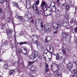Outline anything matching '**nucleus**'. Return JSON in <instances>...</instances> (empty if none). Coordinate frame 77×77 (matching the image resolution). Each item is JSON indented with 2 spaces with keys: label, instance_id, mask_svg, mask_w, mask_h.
<instances>
[{
  "label": "nucleus",
  "instance_id": "obj_1",
  "mask_svg": "<svg viewBox=\"0 0 77 77\" xmlns=\"http://www.w3.org/2000/svg\"><path fill=\"white\" fill-rule=\"evenodd\" d=\"M32 17V14L30 11H27L25 14L24 16V18L25 19H27V20H31Z\"/></svg>",
  "mask_w": 77,
  "mask_h": 77
},
{
  "label": "nucleus",
  "instance_id": "obj_2",
  "mask_svg": "<svg viewBox=\"0 0 77 77\" xmlns=\"http://www.w3.org/2000/svg\"><path fill=\"white\" fill-rule=\"evenodd\" d=\"M41 7H42V9L44 11V14L45 15V12L46 11H47V8H48V4L45 2H42L41 4Z\"/></svg>",
  "mask_w": 77,
  "mask_h": 77
},
{
  "label": "nucleus",
  "instance_id": "obj_3",
  "mask_svg": "<svg viewBox=\"0 0 77 77\" xmlns=\"http://www.w3.org/2000/svg\"><path fill=\"white\" fill-rule=\"evenodd\" d=\"M38 55V53L36 51H34L33 52L32 54L30 56V57L31 60H33L34 59L36 58L37 57V56Z\"/></svg>",
  "mask_w": 77,
  "mask_h": 77
},
{
  "label": "nucleus",
  "instance_id": "obj_4",
  "mask_svg": "<svg viewBox=\"0 0 77 77\" xmlns=\"http://www.w3.org/2000/svg\"><path fill=\"white\" fill-rule=\"evenodd\" d=\"M47 10H48L50 12H51V11L55 12L57 10L56 9V8L55 6H53L52 7L51 6L48 7L47 8Z\"/></svg>",
  "mask_w": 77,
  "mask_h": 77
},
{
  "label": "nucleus",
  "instance_id": "obj_5",
  "mask_svg": "<svg viewBox=\"0 0 77 77\" xmlns=\"http://www.w3.org/2000/svg\"><path fill=\"white\" fill-rule=\"evenodd\" d=\"M67 68L69 71H71V69L73 68V65L72 63L71 62H69V63L66 65Z\"/></svg>",
  "mask_w": 77,
  "mask_h": 77
},
{
  "label": "nucleus",
  "instance_id": "obj_6",
  "mask_svg": "<svg viewBox=\"0 0 77 77\" xmlns=\"http://www.w3.org/2000/svg\"><path fill=\"white\" fill-rule=\"evenodd\" d=\"M32 38H33L34 39V41L35 42V44L38 45V42L37 41L38 40V37L37 36V35H33L32 36Z\"/></svg>",
  "mask_w": 77,
  "mask_h": 77
},
{
  "label": "nucleus",
  "instance_id": "obj_7",
  "mask_svg": "<svg viewBox=\"0 0 77 77\" xmlns=\"http://www.w3.org/2000/svg\"><path fill=\"white\" fill-rule=\"evenodd\" d=\"M5 2H6V4L7 5V6L9 7V2H8V0H0V3H1V4H3V3H4Z\"/></svg>",
  "mask_w": 77,
  "mask_h": 77
},
{
  "label": "nucleus",
  "instance_id": "obj_8",
  "mask_svg": "<svg viewBox=\"0 0 77 77\" xmlns=\"http://www.w3.org/2000/svg\"><path fill=\"white\" fill-rule=\"evenodd\" d=\"M23 49L24 50V51H23V52H22V53H23L24 54V55H26L27 54V49L24 48L22 47L20 48V50H23Z\"/></svg>",
  "mask_w": 77,
  "mask_h": 77
},
{
  "label": "nucleus",
  "instance_id": "obj_9",
  "mask_svg": "<svg viewBox=\"0 0 77 77\" xmlns=\"http://www.w3.org/2000/svg\"><path fill=\"white\" fill-rule=\"evenodd\" d=\"M73 73L74 74L72 77H77V70L73 69Z\"/></svg>",
  "mask_w": 77,
  "mask_h": 77
},
{
  "label": "nucleus",
  "instance_id": "obj_10",
  "mask_svg": "<svg viewBox=\"0 0 77 77\" xmlns=\"http://www.w3.org/2000/svg\"><path fill=\"white\" fill-rule=\"evenodd\" d=\"M64 21L63 22V26L65 27L68 25V19H66L65 23H64Z\"/></svg>",
  "mask_w": 77,
  "mask_h": 77
},
{
  "label": "nucleus",
  "instance_id": "obj_11",
  "mask_svg": "<svg viewBox=\"0 0 77 77\" xmlns=\"http://www.w3.org/2000/svg\"><path fill=\"white\" fill-rule=\"evenodd\" d=\"M7 33L8 34H12L13 32V30L9 28L6 30Z\"/></svg>",
  "mask_w": 77,
  "mask_h": 77
},
{
  "label": "nucleus",
  "instance_id": "obj_12",
  "mask_svg": "<svg viewBox=\"0 0 77 77\" xmlns=\"http://www.w3.org/2000/svg\"><path fill=\"white\" fill-rule=\"evenodd\" d=\"M71 38V36L69 35H67V36L66 38V41L67 42H70Z\"/></svg>",
  "mask_w": 77,
  "mask_h": 77
},
{
  "label": "nucleus",
  "instance_id": "obj_13",
  "mask_svg": "<svg viewBox=\"0 0 77 77\" xmlns=\"http://www.w3.org/2000/svg\"><path fill=\"white\" fill-rule=\"evenodd\" d=\"M45 27L46 29V30H50V29H51L50 26V25H48V24L47 23L45 24Z\"/></svg>",
  "mask_w": 77,
  "mask_h": 77
},
{
  "label": "nucleus",
  "instance_id": "obj_14",
  "mask_svg": "<svg viewBox=\"0 0 77 77\" xmlns=\"http://www.w3.org/2000/svg\"><path fill=\"white\" fill-rule=\"evenodd\" d=\"M13 3L14 7H16V8H17L18 9H20L19 7L18 6V3H17L14 2H13Z\"/></svg>",
  "mask_w": 77,
  "mask_h": 77
},
{
  "label": "nucleus",
  "instance_id": "obj_15",
  "mask_svg": "<svg viewBox=\"0 0 77 77\" xmlns=\"http://www.w3.org/2000/svg\"><path fill=\"white\" fill-rule=\"evenodd\" d=\"M53 26L54 27L55 29H58L59 28L57 24H56V23H54L53 24Z\"/></svg>",
  "mask_w": 77,
  "mask_h": 77
},
{
  "label": "nucleus",
  "instance_id": "obj_16",
  "mask_svg": "<svg viewBox=\"0 0 77 77\" xmlns=\"http://www.w3.org/2000/svg\"><path fill=\"white\" fill-rule=\"evenodd\" d=\"M67 33L65 32L63 33L62 35V37L63 39H66V38L68 35Z\"/></svg>",
  "mask_w": 77,
  "mask_h": 77
},
{
  "label": "nucleus",
  "instance_id": "obj_17",
  "mask_svg": "<svg viewBox=\"0 0 77 77\" xmlns=\"http://www.w3.org/2000/svg\"><path fill=\"white\" fill-rule=\"evenodd\" d=\"M2 45H4L5 46L8 43V42L6 41V40H3L2 41Z\"/></svg>",
  "mask_w": 77,
  "mask_h": 77
},
{
  "label": "nucleus",
  "instance_id": "obj_18",
  "mask_svg": "<svg viewBox=\"0 0 77 77\" xmlns=\"http://www.w3.org/2000/svg\"><path fill=\"white\" fill-rule=\"evenodd\" d=\"M48 71H49V70H48V64H46L45 66V72H48Z\"/></svg>",
  "mask_w": 77,
  "mask_h": 77
},
{
  "label": "nucleus",
  "instance_id": "obj_19",
  "mask_svg": "<svg viewBox=\"0 0 77 77\" xmlns=\"http://www.w3.org/2000/svg\"><path fill=\"white\" fill-rule=\"evenodd\" d=\"M36 21H38L39 23H41V26L42 27H44V26L43 25V23L42 22V21H41V20H39V19L36 20Z\"/></svg>",
  "mask_w": 77,
  "mask_h": 77
},
{
  "label": "nucleus",
  "instance_id": "obj_20",
  "mask_svg": "<svg viewBox=\"0 0 77 77\" xmlns=\"http://www.w3.org/2000/svg\"><path fill=\"white\" fill-rule=\"evenodd\" d=\"M35 69H36V66H31L29 68V69L31 71H32V70H33Z\"/></svg>",
  "mask_w": 77,
  "mask_h": 77
},
{
  "label": "nucleus",
  "instance_id": "obj_21",
  "mask_svg": "<svg viewBox=\"0 0 77 77\" xmlns=\"http://www.w3.org/2000/svg\"><path fill=\"white\" fill-rule=\"evenodd\" d=\"M16 18H18V19H19V20H23V17H22L21 16H18V15H16Z\"/></svg>",
  "mask_w": 77,
  "mask_h": 77
},
{
  "label": "nucleus",
  "instance_id": "obj_22",
  "mask_svg": "<svg viewBox=\"0 0 77 77\" xmlns=\"http://www.w3.org/2000/svg\"><path fill=\"white\" fill-rule=\"evenodd\" d=\"M32 8L34 10H37V9H38V7H37L36 5L35 4H34L32 5Z\"/></svg>",
  "mask_w": 77,
  "mask_h": 77
},
{
  "label": "nucleus",
  "instance_id": "obj_23",
  "mask_svg": "<svg viewBox=\"0 0 77 77\" xmlns=\"http://www.w3.org/2000/svg\"><path fill=\"white\" fill-rule=\"evenodd\" d=\"M66 10V11H68L69 9V5H66L65 7Z\"/></svg>",
  "mask_w": 77,
  "mask_h": 77
},
{
  "label": "nucleus",
  "instance_id": "obj_24",
  "mask_svg": "<svg viewBox=\"0 0 77 77\" xmlns=\"http://www.w3.org/2000/svg\"><path fill=\"white\" fill-rule=\"evenodd\" d=\"M51 46L50 45H48L47 46L46 49L48 50H51Z\"/></svg>",
  "mask_w": 77,
  "mask_h": 77
},
{
  "label": "nucleus",
  "instance_id": "obj_25",
  "mask_svg": "<svg viewBox=\"0 0 77 77\" xmlns=\"http://www.w3.org/2000/svg\"><path fill=\"white\" fill-rule=\"evenodd\" d=\"M2 29L3 30H5L6 29V27L5 26V24H3L1 25Z\"/></svg>",
  "mask_w": 77,
  "mask_h": 77
},
{
  "label": "nucleus",
  "instance_id": "obj_26",
  "mask_svg": "<svg viewBox=\"0 0 77 77\" xmlns=\"http://www.w3.org/2000/svg\"><path fill=\"white\" fill-rule=\"evenodd\" d=\"M15 71L14 70H10L9 72V74L10 75H12L13 74V72H14Z\"/></svg>",
  "mask_w": 77,
  "mask_h": 77
},
{
  "label": "nucleus",
  "instance_id": "obj_27",
  "mask_svg": "<svg viewBox=\"0 0 77 77\" xmlns=\"http://www.w3.org/2000/svg\"><path fill=\"white\" fill-rule=\"evenodd\" d=\"M3 14V10L2 8H0V15H2Z\"/></svg>",
  "mask_w": 77,
  "mask_h": 77
},
{
  "label": "nucleus",
  "instance_id": "obj_28",
  "mask_svg": "<svg viewBox=\"0 0 77 77\" xmlns=\"http://www.w3.org/2000/svg\"><path fill=\"white\" fill-rule=\"evenodd\" d=\"M20 45H23V44H27V43L26 42H21L19 43Z\"/></svg>",
  "mask_w": 77,
  "mask_h": 77
},
{
  "label": "nucleus",
  "instance_id": "obj_29",
  "mask_svg": "<svg viewBox=\"0 0 77 77\" xmlns=\"http://www.w3.org/2000/svg\"><path fill=\"white\" fill-rule=\"evenodd\" d=\"M26 7L27 8V9H29L31 7V5L30 4H28L26 5Z\"/></svg>",
  "mask_w": 77,
  "mask_h": 77
},
{
  "label": "nucleus",
  "instance_id": "obj_30",
  "mask_svg": "<svg viewBox=\"0 0 77 77\" xmlns=\"http://www.w3.org/2000/svg\"><path fill=\"white\" fill-rule=\"evenodd\" d=\"M57 24L59 28H60V27L62 26V23L60 22H59Z\"/></svg>",
  "mask_w": 77,
  "mask_h": 77
},
{
  "label": "nucleus",
  "instance_id": "obj_31",
  "mask_svg": "<svg viewBox=\"0 0 77 77\" xmlns=\"http://www.w3.org/2000/svg\"><path fill=\"white\" fill-rule=\"evenodd\" d=\"M72 12L73 14H75V12H76V8H73V9L72 10Z\"/></svg>",
  "mask_w": 77,
  "mask_h": 77
},
{
  "label": "nucleus",
  "instance_id": "obj_32",
  "mask_svg": "<svg viewBox=\"0 0 77 77\" xmlns=\"http://www.w3.org/2000/svg\"><path fill=\"white\" fill-rule=\"evenodd\" d=\"M3 67L5 69H7V68H8V64H4V66H3Z\"/></svg>",
  "mask_w": 77,
  "mask_h": 77
},
{
  "label": "nucleus",
  "instance_id": "obj_33",
  "mask_svg": "<svg viewBox=\"0 0 77 77\" xmlns=\"http://www.w3.org/2000/svg\"><path fill=\"white\" fill-rule=\"evenodd\" d=\"M60 70V69H58L57 70L55 71H53L54 72V73H56L57 74H58V73L59 72V71Z\"/></svg>",
  "mask_w": 77,
  "mask_h": 77
},
{
  "label": "nucleus",
  "instance_id": "obj_34",
  "mask_svg": "<svg viewBox=\"0 0 77 77\" xmlns=\"http://www.w3.org/2000/svg\"><path fill=\"white\" fill-rule=\"evenodd\" d=\"M37 11H36V14L38 15H41V13L39 12V11L38 10V9H37Z\"/></svg>",
  "mask_w": 77,
  "mask_h": 77
},
{
  "label": "nucleus",
  "instance_id": "obj_35",
  "mask_svg": "<svg viewBox=\"0 0 77 77\" xmlns=\"http://www.w3.org/2000/svg\"><path fill=\"white\" fill-rule=\"evenodd\" d=\"M62 56H60L59 57L58 56V60L59 59L60 61L62 60Z\"/></svg>",
  "mask_w": 77,
  "mask_h": 77
},
{
  "label": "nucleus",
  "instance_id": "obj_36",
  "mask_svg": "<svg viewBox=\"0 0 77 77\" xmlns=\"http://www.w3.org/2000/svg\"><path fill=\"white\" fill-rule=\"evenodd\" d=\"M47 52H50V51H48V50H45L44 51V53H45L46 54H47Z\"/></svg>",
  "mask_w": 77,
  "mask_h": 77
},
{
  "label": "nucleus",
  "instance_id": "obj_37",
  "mask_svg": "<svg viewBox=\"0 0 77 77\" xmlns=\"http://www.w3.org/2000/svg\"><path fill=\"white\" fill-rule=\"evenodd\" d=\"M57 65V64H56L54 63H53L52 64V65H51V69H52V68H53V66H54V65Z\"/></svg>",
  "mask_w": 77,
  "mask_h": 77
},
{
  "label": "nucleus",
  "instance_id": "obj_38",
  "mask_svg": "<svg viewBox=\"0 0 77 77\" xmlns=\"http://www.w3.org/2000/svg\"><path fill=\"white\" fill-rule=\"evenodd\" d=\"M39 4V1H37L36 2L35 5H38Z\"/></svg>",
  "mask_w": 77,
  "mask_h": 77
},
{
  "label": "nucleus",
  "instance_id": "obj_39",
  "mask_svg": "<svg viewBox=\"0 0 77 77\" xmlns=\"http://www.w3.org/2000/svg\"><path fill=\"white\" fill-rule=\"evenodd\" d=\"M30 0H26V5H28V4H29L30 3Z\"/></svg>",
  "mask_w": 77,
  "mask_h": 77
},
{
  "label": "nucleus",
  "instance_id": "obj_40",
  "mask_svg": "<svg viewBox=\"0 0 77 77\" xmlns=\"http://www.w3.org/2000/svg\"><path fill=\"white\" fill-rule=\"evenodd\" d=\"M67 4L66 3H65L64 4H63L62 5V6H63V7H65V6H66V5Z\"/></svg>",
  "mask_w": 77,
  "mask_h": 77
},
{
  "label": "nucleus",
  "instance_id": "obj_41",
  "mask_svg": "<svg viewBox=\"0 0 77 77\" xmlns=\"http://www.w3.org/2000/svg\"><path fill=\"white\" fill-rule=\"evenodd\" d=\"M38 59H39L40 60H42V58L41 56H38Z\"/></svg>",
  "mask_w": 77,
  "mask_h": 77
},
{
  "label": "nucleus",
  "instance_id": "obj_42",
  "mask_svg": "<svg viewBox=\"0 0 77 77\" xmlns=\"http://www.w3.org/2000/svg\"><path fill=\"white\" fill-rule=\"evenodd\" d=\"M62 52L63 54H65V53H66V51L64 50H62Z\"/></svg>",
  "mask_w": 77,
  "mask_h": 77
},
{
  "label": "nucleus",
  "instance_id": "obj_43",
  "mask_svg": "<svg viewBox=\"0 0 77 77\" xmlns=\"http://www.w3.org/2000/svg\"><path fill=\"white\" fill-rule=\"evenodd\" d=\"M47 38H48V37H46L45 40V42H46V43H47V42H48V40H47Z\"/></svg>",
  "mask_w": 77,
  "mask_h": 77
},
{
  "label": "nucleus",
  "instance_id": "obj_44",
  "mask_svg": "<svg viewBox=\"0 0 77 77\" xmlns=\"http://www.w3.org/2000/svg\"><path fill=\"white\" fill-rule=\"evenodd\" d=\"M54 56H56V57H57L56 58V59L57 60H58V56H59L56 55L55 54H54Z\"/></svg>",
  "mask_w": 77,
  "mask_h": 77
},
{
  "label": "nucleus",
  "instance_id": "obj_45",
  "mask_svg": "<svg viewBox=\"0 0 77 77\" xmlns=\"http://www.w3.org/2000/svg\"><path fill=\"white\" fill-rule=\"evenodd\" d=\"M75 44L76 45H77V38L75 40Z\"/></svg>",
  "mask_w": 77,
  "mask_h": 77
},
{
  "label": "nucleus",
  "instance_id": "obj_46",
  "mask_svg": "<svg viewBox=\"0 0 77 77\" xmlns=\"http://www.w3.org/2000/svg\"><path fill=\"white\" fill-rule=\"evenodd\" d=\"M8 37L9 38H12V36L11 35H8Z\"/></svg>",
  "mask_w": 77,
  "mask_h": 77
},
{
  "label": "nucleus",
  "instance_id": "obj_47",
  "mask_svg": "<svg viewBox=\"0 0 77 77\" xmlns=\"http://www.w3.org/2000/svg\"><path fill=\"white\" fill-rule=\"evenodd\" d=\"M20 35H24V33H23V32H20Z\"/></svg>",
  "mask_w": 77,
  "mask_h": 77
},
{
  "label": "nucleus",
  "instance_id": "obj_48",
  "mask_svg": "<svg viewBox=\"0 0 77 77\" xmlns=\"http://www.w3.org/2000/svg\"><path fill=\"white\" fill-rule=\"evenodd\" d=\"M14 43L15 44H17V40L15 38L14 40Z\"/></svg>",
  "mask_w": 77,
  "mask_h": 77
},
{
  "label": "nucleus",
  "instance_id": "obj_49",
  "mask_svg": "<svg viewBox=\"0 0 77 77\" xmlns=\"http://www.w3.org/2000/svg\"><path fill=\"white\" fill-rule=\"evenodd\" d=\"M77 32V27H76L75 29V32L76 33Z\"/></svg>",
  "mask_w": 77,
  "mask_h": 77
},
{
  "label": "nucleus",
  "instance_id": "obj_50",
  "mask_svg": "<svg viewBox=\"0 0 77 77\" xmlns=\"http://www.w3.org/2000/svg\"><path fill=\"white\" fill-rule=\"evenodd\" d=\"M13 25L14 27V28H15V26H17V25H16V24H15V23H13Z\"/></svg>",
  "mask_w": 77,
  "mask_h": 77
},
{
  "label": "nucleus",
  "instance_id": "obj_51",
  "mask_svg": "<svg viewBox=\"0 0 77 77\" xmlns=\"http://www.w3.org/2000/svg\"><path fill=\"white\" fill-rule=\"evenodd\" d=\"M68 4V5H69V6H71V2H69Z\"/></svg>",
  "mask_w": 77,
  "mask_h": 77
},
{
  "label": "nucleus",
  "instance_id": "obj_52",
  "mask_svg": "<svg viewBox=\"0 0 77 77\" xmlns=\"http://www.w3.org/2000/svg\"><path fill=\"white\" fill-rule=\"evenodd\" d=\"M70 29L71 32H72V31L74 30L73 28H72V27L70 28Z\"/></svg>",
  "mask_w": 77,
  "mask_h": 77
},
{
  "label": "nucleus",
  "instance_id": "obj_53",
  "mask_svg": "<svg viewBox=\"0 0 77 77\" xmlns=\"http://www.w3.org/2000/svg\"><path fill=\"white\" fill-rule=\"evenodd\" d=\"M34 22H35V21H34V20H32L31 21V23H34Z\"/></svg>",
  "mask_w": 77,
  "mask_h": 77
},
{
  "label": "nucleus",
  "instance_id": "obj_54",
  "mask_svg": "<svg viewBox=\"0 0 77 77\" xmlns=\"http://www.w3.org/2000/svg\"><path fill=\"white\" fill-rule=\"evenodd\" d=\"M32 62H30V61H29V65H30L31 64H32Z\"/></svg>",
  "mask_w": 77,
  "mask_h": 77
},
{
  "label": "nucleus",
  "instance_id": "obj_55",
  "mask_svg": "<svg viewBox=\"0 0 77 77\" xmlns=\"http://www.w3.org/2000/svg\"><path fill=\"white\" fill-rule=\"evenodd\" d=\"M65 18H68V16L67 15V14H65Z\"/></svg>",
  "mask_w": 77,
  "mask_h": 77
},
{
  "label": "nucleus",
  "instance_id": "obj_56",
  "mask_svg": "<svg viewBox=\"0 0 77 77\" xmlns=\"http://www.w3.org/2000/svg\"><path fill=\"white\" fill-rule=\"evenodd\" d=\"M73 22H74V21H73V20H71L70 21L71 23H73Z\"/></svg>",
  "mask_w": 77,
  "mask_h": 77
},
{
  "label": "nucleus",
  "instance_id": "obj_57",
  "mask_svg": "<svg viewBox=\"0 0 77 77\" xmlns=\"http://www.w3.org/2000/svg\"><path fill=\"white\" fill-rule=\"evenodd\" d=\"M40 50H43V47H40Z\"/></svg>",
  "mask_w": 77,
  "mask_h": 77
},
{
  "label": "nucleus",
  "instance_id": "obj_58",
  "mask_svg": "<svg viewBox=\"0 0 77 77\" xmlns=\"http://www.w3.org/2000/svg\"><path fill=\"white\" fill-rule=\"evenodd\" d=\"M75 24L77 26V21H75Z\"/></svg>",
  "mask_w": 77,
  "mask_h": 77
},
{
  "label": "nucleus",
  "instance_id": "obj_59",
  "mask_svg": "<svg viewBox=\"0 0 77 77\" xmlns=\"http://www.w3.org/2000/svg\"><path fill=\"white\" fill-rule=\"evenodd\" d=\"M57 33V31L54 32V33Z\"/></svg>",
  "mask_w": 77,
  "mask_h": 77
},
{
  "label": "nucleus",
  "instance_id": "obj_60",
  "mask_svg": "<svg viewBox=\"0 0 77 77\" xmlns=\"http://www.w3.org/2000/svg\"><path fill=\"white\" fill-rule=\"evenodd\" d=\"M75 64L76 66L77 67V63H76V62H75Z\"/></svg>",
  "mask_w": 77,
  "mask_h": 77
},
{
  "label": "nucleus",
  "instance_id": "obj_61",
  "mask_svg": "<svg viewBox=\"0 0 77 77\" xmlns=\"http://www.w3.org/2000/svg\"><path fill=\"white\" fill-rule=\"evenodd\" d=\"M48 59L49 60V61H50V60H51V58H48Z\"/></svg>",
  "mask_w": 77,
  "mask_h": 77
},
{
  "label": "nucleus",
  "instance_id": "obj_62",
  "mask_svg": "<svg viewBox=\"0 0 77 77\" xmlns=\"http://www.w3.org/2000/svg\"><path fill=\"white\" fill-rule=\"evenodd\" d=\"M7 5V8H8H8H9V6L10 5V3H9V7L8 6V3L7 4V5Z\"/></svg>",
  "mask_w": 77,
  "mask_h": 77
},
{
  "label": "nucleus",
  "instance_id": "obj_63",
  "mask_svg": "<svg viewBox=\"0 0 77 77\" xmlns=\"http://www.w3.org/2000/svg\"><path fill=\"white\" fill-rule=\"evenodd\" d=\"M59 0H57V3H59Z\"/></svg>",
  "mask_w": 77,
  "mask_h": 77
},
{
  "label": "nucleus",
  "instance_id": "obj_64",
  "mask_svg": "<svg viewBox=\"0 0 77 77\" xmlns=\"http://www.w3.org/2000/svg\"><path fill=\"white\" fill-rule=\"evenodd\" d=\"M31 77H34V76L33 75H31Z\"/></svg>",
  "mask_w": 77,
  "mask_h": 77
}]
</instances>
